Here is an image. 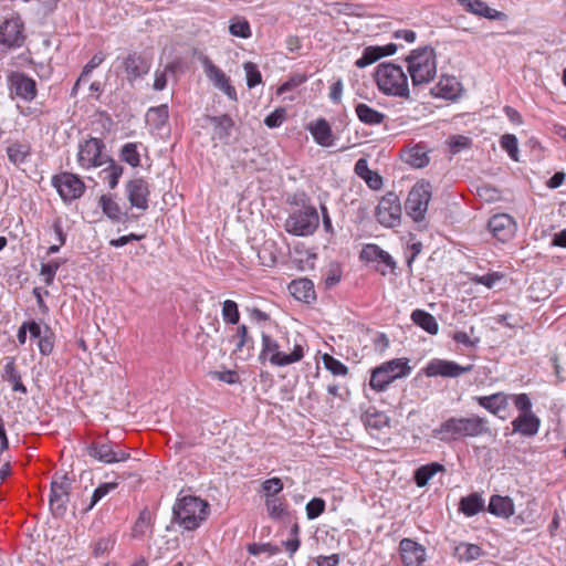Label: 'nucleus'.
Segmentation results:
<instances>
[{
  "label": "nucleus",
  "mask_w": 566,
  "mask_h": 566,
  "mask_svg": "<svg viewBox=\"0 0 566 566\" xmlns=\"http://www.w3.org/2000/svg\"><path fill=\"white\" fill-rule=\"evenodd\" d=\"M305 344L298 336H281L274 339L262 334V350L259 359H268L271 365L284 367L297 363L304 357Z\"/></svg>",
  "instance_id": "f257e3e1"
},
{
  "label": "nucleus",
  "mask_w": 566,
  "mask_h": 566,
  "mask_svg": "<svg viewBox=\"0 0 566 566\" xmlns=\"http://www.w3.org/2000/svg\"><path fill=\"white\" fill-rule=\"evenodd\" d=\"M486 433H490L489 421L479 416L450 418L433 430V436L442 441L474 438Z\"/></svg>",
  "instance_id": "f03ea898"
},
{
  "label": "nucleus",
  "mask_w": 566,
  "mask_h": 566,
  "mask_svg": "<svg viewBox=\"0 0 566 566\" xmlns=\"http://www.w3.org/2000/svg\"><path fill=\"white\" fill-rule=\"evenodd\" d=\"M375 81L379 91L389 96L409 98L408 76L400 65L385 62L375 71Z\"/></svg>",
  "instance_id": "7ed1b4c3"
},
{
  "label": "nucleus",
  "mask_w": 566,
  "mask_h": 566,
  "mask_svg": "<svg viewBox=\"0 0 566 566\" xmlns=\"http://www.w3.org/2000/svg\"><path fill=\"white\" fill-rule=\"evenodd\" d=\"M407 69L413 86L428 84L437 75V60L434 50L427 46L413 50L406 57Z\"/></svg>",
  "instance_id": "20e7f679"
},
{
  "label": "nucleus",
  "mask_w": 566,
  "mask_h": 566,
  "mask_svg": "<svg viewBox=\"0 0 566 566\" xmlns=\"http://www.w3.org/2000/svg\"><path fill=\"white\" fill-rule=\"evenodd\" d=\"M209 504L200 497L187 495L178 500L174 506V515L180 526L193 531L207 518Z\"/></svg>",
  "instance_id": "39448f33"
},
{
  "label": "nucleus",
  "mask_w": 566,
  "mask_h": 566,
  "mask_svg": "<svg viewBox=\"0 0 566 566\" xmlns=\"http://www.w3.org/2000/svg\"><path fill=\"white\" fill-rule=\"evenodd\" d=\"M410 371L408 359L395 358L373 370L369 385L376 391H382L396 379L408 376Z\"/></svg>",
  "instance_id": "423d86ee"
},
{
  "label": "nucleus",
  "mask_w": 566,
  "mask_h": 566,
  "mask_svg": "<svg viewBox=\"0 0 566 566\" xmlns=\"http://www.w3.org/2000/svg\"><path fill=\"white\" fill-rule=\"evenodd\" d=\"M319 218L314 207H304L289 216L285 220V230L298 237L311 235L315 232Z\"/></svg>",
  "instance_id": "0eeeda50"
},
{
  "label": "nucleus",
  "mask_w": 566,
  "mask_h": 566,
  "mask_svg": "<svg viewBox=\"0 0 566 566\" xmlns=\"http://www.w3.org/2000/svg\"><path fill=\"white\" fill-rule=\"evenodd\" d=\"M105 145L98 138H88L78 145L77 163L83 169L104 167L109 156L104 153Z\"/></svg>",
  "instance_id": "6e6552de"
},
{
  "label": "nucleus",
  "mask_w": 566,
  "mask_h": 566,
  "mask_svg": "<svg viewBox=\"0 0 566 566\" xmlns=\"http://www.w3.org/2000/svg\"><path fill=\"white\" fill-rule=\"evenodd\" d=\"M430 199L431 185L427 181L417 182L407 197L405 203L406 213L416 222L422 221L428 210Z\"/></svg>",
  "instance_id": "1a4fd4ad"
},
{
  "label": "nucleus",
  "mask_w": 566,
  "mask_h": 566,
  "mask_svg": "<svg viewBox=\"0 0 566 566\" xmlns=\"http://www.w3.org/2000/svg\"><path fill=\"white\" fill-rule=\"evenodd\" d=\"M72 480L66 473H55L51 481L50 510L56 516H62L67 510Z\"/></svg>",
  "instance_id": "9d476101"
},
{
  "label": "nucleus",
  "mask_w": 566,
  "mask_h": 566,
  "mask_svg": "<svg viewBox=\"0 0 566 566\" xmlns=\"http://www.w3.org/2000/svg\"><path fill=\"white\" fill-rule=\"evenodd\" d=\"M52 185L64 201L80 198L85 190L82 179L72 172H61L53 177Z\"/></svg>",
  "instance_id": "9b49d317"
},
{
  "label": "nucleus",
  "mask_w": 566,
  "mask_h": 566,
  "mask_svg": "<svg viewBox=\"0 0 566 566\" xmlns=\"http://www.w3.org/2000/svg\"><path fill=\"white\" fill-rule=\"evenodd\" d=\"M401 217V203L395 192H388L379 201L376 209L377 220L385 227L399 224Z\"/></svg>",
  "instance_id": "f8f14e48"
},
{
  "label": "nucleus",
  "mask_w": 566,
  "mask_h": 566,
  "mask_svg": "<svg viewBox=\"0 0 566 566\" xmlns=\"http://www.w3.org/2000/svg\"><path fill=\"white\" fill-rule=\"evenodd\" d=\"M473 369L472 365L461 366L453 360L446 359H432L426 368L424 374L427 377H444V378H457L463 374L470 373Z\"/></svg>",
  "instance_id": "ddd939ff"
},
{
  "label": "nucleus",
  "mask_w": 566,
  "mask_h": 566,
  "mask_svg": "<svg viewBox=\"0 0 566 566\" xmlns=\"http://www.w3.org/2000/svg\"><path fill=\"white\" fill-rule=\"evenodd\" d=\"M87 453L93 459L106 464L126 461L130 457L128 452L120 450L117 444L112 442L93 443L87 448Z\"/></svg>",
  "instance_id": "4468645a"
},
{
  "label": "nucleus",
  "mask_w": 566,
  "mask_h": 566,
  "mask_svg": "<svg viewBox=\"0 0 566 566\" xmlns=\"http://www.w3.org/2000/svg\"><path fill=\"white\" fill-rule=\"evenodd\" d=\"M23 42V22L21 19L17 15L7 18L0 24V43L9 48H19Z\"/></svg>",
  "instance_id": "2eb2a0df"
},
{
  "label": "nucleus",
  "mask_w": 566,
  "mask_h": 566,
  "mask_svg": "<svg viewBox=\"0 0 566 566\" xmlns=\"http://www.w3.org/2000/svg\"><path fill=\"white\" fill-rule=\"evenodd\" d=\"M8 84L12 94L27 102L33 101L36 96L35 81L27 76L24 73L12 72L8 76Z\"/></svg>",
  "instance_id": "dca6fc26"
},
{
  "label": "nucleus",
  "mask_w": 566,
  "mask_h": 566,
  "mask_svg": "<svg viewBox=\"0 0 566 566\" xmlns=\"http://www.w3.org/2000/svg\"><path fill=\"white\" fill-rule=\"evenodd\" d=\"M489 230L495 239L506 242L515 234L516 222L507 213L495 214L489 220Z\"/></svg>",
  "instance_id": "f3484780"
},
{
  "label": "nucleus",
  "mask_w": 566,
  "mask_h": 566,
  "mask_svg": "<svg viewBox=\"0 0 566 566\" xmlns=\"http://www.w3.org/2000/svg\"><path fill=\"white\" fill-rule=\"evenodd\" d=\"M399 551L405 566H423L426 549L422 545L410 538H403L399 544Z\"/></svg>",
  "instance_id": "a211bd4d"
},
{
  "label": "nucleus",
  "mask_w": 566,
  "mask_h": 566,
  "mask_svg": "<svg viewBox=\"0 0 566 566\" xmlns=\"http://www.w3.org/2000/svg\"><path fill=\"white\" fill-rule=\"evenodd\" d=\"M127 199L132 207L146 210L148 208L149 189L147 182L142 178L130 180L126 185Z\"/></svg>",
  "instance_id": "6ab92c4d"
},
{
  "label": "nucleus",
  "mask_w": 566,
  "mask_h": 566,
  "mask_svg": "<svg viewBox=\"0 0 566 566\" xmlns=\"http://www.w3.org/2000/svg\"><path fill=\"white\" fill-rule=\"evenodd\" d=\"M205 67L207 76L213 83V85L222 91L230 99L235 101V88L230 84L229 78L223 73V71L212 64L210 61L206 62Z\"/></svg>",
  "instance_id": "aec40b11"
},
{
  "label": "nucleus",
  "mask_w": 566,
  "mask_h": 566,
  "mask_svg": "<svg viewBox=\"0 0 566 566\" xmlns=\"http://www.w3.org/2000/svg\"><path fill=\"white\" fill-rule=\"evenodd\" d=\"M123 67L127 80L132 82L148 73L150 63L142 55L133 53L123 60Z\"/></svg>",
  "instance_id": "412c9836"
},
{
  "label": "nucleus",
  "mask_w": 566,
  "mask_h": 566,
  "mask_svg": "<svg viewBox=\"0 0 566 566\" xmlns=\"http://www.w3.org/2000/svg\"><path fill=\"white\" fill-rule=\"evenodd\" d=\"M401 158L407 165L413 168H423L430 161L429 149L422 144H417L406 148Z\"/></svg>",
  "instance_id": "4be33fe9"
},
{
  "label": "nucleus",
  "mask_w": 566,
  "mask_h": 566,
  "mask_svg": "<svg viewBox=\"0 0 566 566\" xmlns=\"http://www.w3.org/2000/svg\"><path fill=\"white\" fill-rule=\"evenodd\" d=\"M539 419L532 412H523L512 421L513 430L524 436H535L539 429Z\"/></svg>",
  "instance_id": "5701e85b"
},
{
  "label": "nucleus",
  "mask_w": 566,
  "mask_h": 566,
  "mask_svg": "<svg viewBox=\"0 0 566 566\" xmlns=\"http://www.w3.org/2000/svg\"><path fill=\"white\" fill-rule=\"evenodd\" d=\"M464 9L475 15H480L490 20H501L504 15L502 12L490 8L481 0H457Z\"/></svg>",
  "instance_id": "b1692460"
},
{
  "label": "nucleus",
  "mask_w": 566,
  "mask_h": 566,
  "mask_svg": "<svg viewBox=\"0 0 566 566\" xmlns=\"http://www.w3.org/2000/svg\"><path fill=\"white\" fill-rule=\"evenodd\" d=\"M474 400L493 415L505 410L509 406V396L504 392H496L490 396L474 397Z\"/></svg>",
  "instance_id": "393cba45"
},
{
  "label": "nucleus",
  "mask_w": 566,
  "mask_h": 566,
  "mask_svg": "<svg viewBox=\"0 0 566 566\" xmlns=\"http://www.w3.org/2000/svg\"><path fill=\"white\" fill-rule=\"evenodd\" d=\"M289 291L291 295L298 301L310 303L315 298L314 285L308 279L292 281L289 285Z\"/></svg>",
  "instance_id": "a878e982"
},
{
  "label": "nucleus",
  "mask_w": 566,
  "mask_h": 566,
  "mask_svg": "<svg viewBox=\"0 0 566 566\" xmlns=\"http://www.w3.org/2000/svg\"><path fill=\"white\" fill-rule=\"evenodd\" d=\"M355 172L358 177L365 180L369 188L378 190L382 186V178L376 171H373L368 167V161L365 158H360L355 164Z\"/></svg>",
  "instance_id": "bb28decb"
},
{
  "label": "nucleus",
  "mask_w": 566,
  "mask_h": 566,
  "mask_svg": "<svg viewBox=\"0 0 566 566\" xmlns=\"http://www.w3.org/2000/svg\"><path fill=\"white\" fill-rule=\"evenodd\" d=\"M490 513L500 517H510L514 514V504L509 496L493 495L489 503Z\"/></svg>",
  "instance_id": "cd10ccee"
},
{
  "label": "nucleus",
  "mask_w": 566,
  "mask_h": 566,
  "mask_svg": "<svg viewBox=\"0 0 566 566\" xmlns=\"http://www.w3.org/2000/svg\"><path fill=\"white\" fill-rule=\"evenodd\" d=\"M310 132L318 145L324 147L332 145V130L325 119H317L315 123L311 124Z\"/></svg>",
  "instance_id": "c85d7f7f"
},
{
  "label": "nucleus",
  "mask_w": 566,
  "mask_h": 566,
  "mask_svg": "<svg viewBox=\"0 0 566 566\" xmlns=\"http://www.w3.org/2000/svg\"><path fill=\"white\" fill-rule=\"evenodd\" d=\"M411 319L431 335H436L439 331V324L434 316L423 310H415L411 313Z\"/></svg>",
  "instance_id": "c756f323"
},
{
  "label": "nucleus",
  "mask_w": 566,
  "mask_h": 566,
  "mask_svg": "<svg viewBox=\"0 0 566 566\" xmlns=\"http://www.w3.org/2000/svg\"><path fill=\"white\" fill-rule=\"evenodd\" d=\"M436 95L452 99L455 98L460 92V83L453 76H443L438 83Z\"/></svg>",
  "instance_id": "7c9ffc66"
},
{
  "label": "nucleus",
  "mask_w": 566,
  "mask_h": 566,
  "mask_svg": "<svg viewBox=\"0 0 566 566\" xmlns=\"http://www.w3.org/2000/svg\"><path fill=\"white\" fill-rule=\"evenodd\" d=\"M444 471L440 463L432 462L420 467L415 472V481L419 488L426 486L428 482L438 473Z\"/></svg>",
  "instance_id": "2f4dec72"
},
{
  "label": "nucleus",
  "mask_w": 566,
  "mask_h": 566,
  "mask_svg": "<svg viewBox=\"0 0 566 566\" xmlns=\"http://www.w3.org/2000/svg\"><path fill=\"white\" fill-rule=\"evenodd\" d=\"M356 115L360 122L367 125H379L384 122L385 115L367 104L359 103L356 106Z\"/></svg>",
  "instance_id": "473e14b6"
},
{
  "label": "nucleus",
  "mask_w": 566,
  "mask_h": 566,
  "mask_svg": "<svg viewBox=\"0 0 566 566\" xmlns=\"http://www.w3.org/2000/svg\"><path fill=\"white\" fill-rule=\"evenodd\" d=\"M484 507V500L478 493H472L464 496L460 501V511L467 516H473L482 511Z\"/></svg>",
  "instance_id": "72a5a7b5"
},
{
  "label": "nucleus",
  "mask_w": 566,
  "mask_h": 566,
  "mask_svg": "<svg viewBox=\"0 0 566 566\" xmlns=\"http://www.w3.org/2000/svg\"><path fill=\"white\" fill-rule=\"evenodd\" d=\"M3 377L12 385L13 391H19L23 395L27 394V387L21 381V375L17 370L14 360H10L6 364Z\"/></svg>",
  "instance_id": "f704fd0d"
},
{
  "label": "nucleus",
  "mask_w": 566,
  "mask_h": 566,
  "mask_svg": "<svg viewBox=\"0 0 566 566\" xmlns=\"http://www.w3.org/2000/svg\"><path fill=\"white\" fill-rule=\"evenodd\" d=\"M102 175L104 181H106L111 189H114L118 179L123 174V167L117 165L112 158H109V163H106L104 167H102Z\"/></svg>",
  "instance_id": "c9c22d12"
},
{
  "label": "nucleus",
  "mask_w": 566,
  "mask_h": 566,
  "mask_svg": "<svg viewBox=\"0 0 566 566\" xmlns=\"http://www.w3.org/2000/svg\"><path fill=\"white\" fill-rule=\"evenodd\" d=\"M482 554L481 548L478 545L461 543L455 547V556L460 560L471 562L478 559Z\"/></svg>",
  "instance_id": "e433bc0d"
},
{
  "label": "nucleus",
  "mask_w": 566,
  "mask_h": 566,
  "mask_svg": "<svg viewBox=\"0 0 566 566\" xmlns=\"http://www.w3.org/2000/svg\"><path fill=\"white\" fill-rule=\"evenodd\" d=\"M382 56L384 53L380 46H367L364 50L363 55L358 60H356L355 65L359 69H364L375 63Z\"/></svg>",
  "instance_id": "4c0bfd02"
},
{
  "label": "nucleus",
  "mask_w": 566,
  "mask_h": 566,
  "mask_svg": "<svg viewBox=\"0 0 566 566\" xmlns=\"http://www.w3.org/2000/svg\"><path fill=\"white\" fill-rule=\"evenodd\" d=\"M117 485V482H106L99 484L94 490L90 504L85 507L84 512L91 511L104 496H106L111 491L115 490Z\"/></svg>",
  "instance_id": "58836bf2"
},
{
  "label": "nucleus",
  "mask_w": 566,
  "mask_h": 566,
  "mask_svg": "<svg viewBox=\"0 0 566 566\" xmlns=\"http://www.w3.org/2000/svg\"><path fill=\"white\" fill-rule=\"evenodd\" d=\"M99 206L103 212L112 220L119 221L122 211L117 202H115L109 196L103 195L99 198Z\"/></svg>",
  "instance_id": "ea45409f"
},
{
  "label": "nucleus",
  "mask_w": 566,
  "mask_h": 566,
  "mask_svg": "<svg viewBox=\"0 0 566 566\" xmlns=\"http://www.w3.org/2000/svg\"><path fill=\"white\" fill-rule=\"evenodd\" d=\"M122 159L130 165L132 167H138L140 164V156L138 153V144L127 143L122 147L120 150Z\"/></svg>",
  "instance_id": "a19ab883"
},
{
  "label": "nucleus",
  "mask_w": 566,
  "mask_h": 566,
  "mask_svg": "<svg viewBox=\"0 0 566 566\" xmlns=\"http://www.w3.org/2000/svg\"><path fill=\"white\" fill-rule=\"evenodd\" d=\"M151 525V513L144 509L135 522V525L133 527V536L134 537H142L144 536L147 531L150 528Z\"/></svg>",
  "instance_id": "79ce46f5"
},
{
  "label": "nucleus",
  "mask_w": 566,
  "mask_h": 566,
  "mask_svg": "<svg viewBox=\"0 0 566 566\" xmlns=\"http://www.w3.org/2000/svg\"><path fill=\"white\" fill-rule=\"evenodd\" d=\"M501 147L507 153L510 158L518 161V142L515 135L504 134L500 139Z\"/></svg>",
  "instance_id": "37998d69"
},
{
  "label": "nucleus",
  "mask_w": 566,
  "mask_h": 566,
  "mask_svg": "<svg viewBox=\"0 0 566 566\" xmlns=\"http://www.w3.org/2000/svg\"><path fill=\"white\" fill-rule=\"evenodd\" d=\"M168 116V106L164 104L158 107L150 108L147 113V120L153 123L157 128H160L166 124Z\"/></svg>",
  "instance_id": "c03bdc74"
},
{
  "label": "nucleus",
  "mask_w": 566,
  "mask_h": 566,
  "mask_svg": "<svg viewBox=\"0 0 566 566\" xmlns=\"http://www.w3.org/2000/svg\"><path fill=\"white\" fill-rule=\"evenodd\" d=\"M324 367L331 371L334 376H345L348 373V368L338 359L334 358L328 354L322 356Z\"/></svg>",
  "instance_id": "a18cd8bd"
},
{
  "label": "nucleus",
  "mask_w": 566,
  "mask_h": 566,
  "mask_svg": "<svg viewBox=\"0 0 566 566\" xmlns=\"http://www.w3.org/2000/svg\"><path fill=\"white\" fill-rule=\"evenodd\" d=\"M448 146L453 155L468 149L472 145L471 138L463 135H452L447 140Z\"/></svg>",
  "instance_id": "49530a36"
},
{
  "label": "nucleus",
  "mask_w": 566,
  "mask_h": 566,
  "mask_svg": "<svg viewBox=\"0 0 566 566\" xmlns=\"http://www.w3.org/2000/svg\"><path fill=\"white\" fill-rule=\"evenodd\" d=\"M265 507L269 516L272 518H280L285 513L282 500L276 496H268L265 499Z\"/></svg>",
  "instance_id": "de8ad7c7"
},
{
  "label": "nucleus",
  "mask_w": 566,
  "mask_h": 566,
  "mask_svg": "<svg viewBox=\"0 0 566 566\" xmlns=\"http://www.w3.org/2000/svg\"><path fill=\"white\" fill-rule=\"evenodd\" d=\"M243 70L245 72L248 87L252 88L262 82V76L256 64L252 62H245L243 64Z\"/></svg>",
  "instance_id": "09e8293b"
},
{
  "label": "nucleus",
  "mask_w": 566,
  "mask_h": 566,
  "mask_svg": "<svg viewBox=\"0 0 566 566\" xmlns=\"http://www.w3.org/2000/svg\"><path fill=\"white\" fill-rule=\"evenodd\" d=\"M229 31L232 35L239 36L242 39H247L251 35L250 24L245 19H234L230 27Z\"/></svg>",
  "instance_id": "8fccbe9b"
},
{
  "label": "nucleus",
  "mask_w": 566,
  "mask_h": 566,
  "mask_svg": "<svg viewBox=\"0 0 566 566\" xmlns=\"http://www.w3.org/2000/svg\"><path fill=\"white\" fill-rule=\"evenodd\" d=\"M222 317L224 322L237 324L240 318L238 305L234 301L227 300L222 304Z\"/></svg>",
  "instance_id": "3c124183"
},
{
  "label": "nucleus",
  "mask_w": 566,
  "mask_h": 566,
  "mask_svg": "<svg viewBox=\"0 0 566 566\" xmlns=\"http://www.w3.org/2000/svg\"><path fill=\"white\" fill-rule=\"evenodd\" d=\"M360 256L369 262H377L379 258H387L389 260V254L376 244H367L363 249Z\"/></svg>",
  "instance_id": "603ef678"
},
{
  "label": "nucleus",
  "mask_w": 566,
  "mask_h": 566,
  "mask_svg": "<svg viewBox=\"0 0 566 566\" xmlns=\"http://www.w3.org/2000/svg\"><path fill=\"white\" fill-rule=\"evenodd\" d=\"M274 243L266 241L259 251V259L265 266H273L276 263V254L273 252Z\"/></svg>",
  "instance_id": "864d4df0"
},
{
  "label": "nucleus",
  "mask_w": 566,
  "mask_h": 566,
  "mask_svg": "<svg viewBox=\"0 0 566 566\" xmlns=\"http://www.w3.org/2000/svg\"><path fill=\"white\" fill-rule=\"evenodd\" d=\"M305 510L308 520L317 518L325 510V501L321 497H314L306 504Z\"/></svg>",
  "instance_id": "5fc2aeb1"
},
{
  "label": "nucleus",
  "mask_w": 566,
  "mask_h": 566,
  "mask_svg": "<svg viewBox=\"0 0 566 566\" xmlns=\"http://www.w3.org/2000/svg\"><path fill=\"white\" fill-rule=\"evenodd\" d=\"M283 490V482L280 478H271L262 483V492L268 496H275Z\"/></svg>",
  "instance_id": "6e6d98bb"
},
{
  "label": "nucleus",
  "mask_w": 566,
  "mask_h": 566,
  "mask_svg": "<svg viewBox=\"0 0 566 566\" xmlns=\"http://www.w3.org/2000/svg\"><path fill=\"white\" fill-rule=\"evenodd\" d=\"M60 265L61 263L59 261H51L49 263L42 264L40 274L46 285H51L53 283L54 276Z\"/></svg>",
  "instance_id": "4d7b16f0"
},
{
  "label": "nucleus",
  "mask_w": 566,
  "mask_h": 566,
  "mask_svg": "<svg viewBox=\"0 0 566 566\" xmlns=\"http://www.w3.org/2000/svg\"><path fill=\"white\" fill-rule=\"evenodd\" d=\"M9 160L14 165L21 164L27 157V151L21 145H11L7 148Z\"/></svg>",
  "instance_id": "13d9d810"
},
{
  "label": "nucleus",
  "mask_w": 566,
  "mask_h": 566,
  "mask_svg": "<svg viewBox=\"0 0 566 566\" xmlns=\"http://www.w3.org/2000/svg\"><path fill=\"white\" fill-rule=\"evenodd\" d=\"M284 119H285V111L283 108H277L265 117L264 124L269 128H275V127L281 126L283 124Z\"/></svg>",
  "instance_id": "bf43d9fd"
},
{
  "label": "nucleus",
  "mask_w": 566,
  "mask_h": 566,
  "mask_svg": "<svg viewBox=\"0 0 566 566\" xmlns=\"http://www.w3.org/2000/svg\"><path fill=\"white\" fill-rule=\"evenodd\" d=\"M103 61H104V56L102 54H95L88 61V63L85 65L81 76L78 77L77 82L75 83V87H77L78 84L84 80V77L87 76L94 69L99 66Z\"/></svg>",
  "instance_id": "052dcab7"
},
{
  "label": "nucleus",
  "mask_w": 566,
  "mask_h": 566,
  "mask_svg": "<svg viewBox=\"0 0 566 566\" xmlns=\"http://www.w3.org/2000/svg\"><path fill=\"white\" fill-rule=\"evenodd\" d=\"M388 423V418L384 413H367L366 424L371 428L380 429Z\"/></svg>",
  "instance_id": "680f3d73"
},
{
  "label": "nucleus",
  "mask_w": 566,
  "mask_h": 566,
  "mask_svg": "<svg viewBox=\"0 0 566 566\" xmlns=\"http://www.w3.org/2000/svg\"><path fill=\"white\" fill-rule=\"evenodd\" d=\"M501 279L502 275L495 272L485 275H475L472 281L492 289Z\"/></svg>",
  "instance_id": "e2e57ef3"
},
{
  "label": "nucleus",
  "mask_w": 566,
  "mask_h": 566,
  "mask_svg": "<svg viewBox=\"0 0 566 566\" xmlns=\"http://www.w3.org/2000/svg\"><path fill=\"white\" fill-rule=\"evenodd\" d=\"M211 120L214 124L216 129L219 130L220 136L229 135V129L232 127V120L229 117H213Z\"/></svg>",
  "instance_id": "0e129e2a"
},
{
  "label": "nucleus",
  "mask_w": 566,
  "mask_h": 566,
  "mask_svg": "<svg viewBox=\"0 0 566 566\" xmlns=\"http://www.w3.org/2000/svg\"><path fill=\"white\" fill-rule=\"evenodd\" d=\"M515 407L523 412H532V402L526 394H520L512 396Z\"/></svg>",
  "instance_id": "69168bd1"
},
{
  "label": "nucleus",
  "mask_w": 566,
  "mask_h": 566,
  "mask_svg": "<svg viewBox=\"0 0 566 566\" xmlns=\"http://www.w3.org/2000/svg\"><path fill=\"white\" fill-rule=\"evenodd\" d=\"M172 67L170 65L165 66L163 71H157L155 73L154 88L156 91H163L167 84V72L171 71Z\"/></svg>",
  "instance_id": "338daca9"
},
{
  "label": "nucleus",
  "mask_w": 566,
  "mask_h": 566,
  "mask_svg": "<svg viewBox=\"0 0 566 566\" xmlns=\"http://www.w3.org/2000/svg\"><path fill=\"white\" fill-rule=\"evenodd\" d=\"M457 343L462 344L467 347H475L480 339L476 337L472 339L465 332H455L452 337Z\"/></svg>",
  "instance_id": "774afa93"
}]
</instances>
